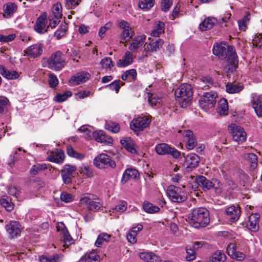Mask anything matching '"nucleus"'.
Returning <instances> with one entry per match:
<instances>
[{
    "mask_svg": "<svg viewBox=\"0 0 262 262\" xmlns=\"http://www.w3.org/2000/svg\"><path fill=\"white\" fill-rule=\"evenodd\" d=\"M189 223L195 228L205 227L210 222L208 210L204 207L194 208L188 215Z\"/></svg>",
    "mask_w": 262,
    "mask_h": 262,
    "instance_id": "1",
    "label": "nucleus"
},
{
    "mask_svg": "<svg viewBox=\"0 0 262 262\" xmlns=\"http://www.w3.org/2000/svg\"><path fill=\"white\" fill-rule=\"evenodd\" d=\"M66 56L60 51L52 53L49 58H43L42 63L43 67H47L55 72L60 71L67 62Z\"/></svg>",
    "mask_w": 262,
    "mask_h": 262,
    "instance_id": "2",
    "label": "nucleus"
},
{
    "mask_svg": "<svg viewBox=\"0 0 262 262\" xmlns=\"http://www.w3.org/2000/svg\"><path fill=\"white\" fill-rule=\"evenodd\" d=\"M175 96L181 106L185 108L190 105L193 93L190 85L182 84L175 90Z\"/></svg>",
    "mask_w": 262,
    "mask_h": 262,
    "instance_id": "3",
    "label": "nucleus"
},
{
    "mask_svg": "<svg viewBox=\"0 0 262 262\" xmlns=\"http://www.w3.org/2000/svg\"><path fill=\"white\" fill-rule=\"evenodd\" d=\"M195 182L204 191H207L212 188L216 191H221L222 190V184L217 179L210 180L204 176L199 175L196 177Z\"/></svg>",
    "mask_w": 262,
    "mask_h": 262,
    "instance_id": "4",
    "label": "nucleus"
},
{
    "mask_svg": "<svg viewBox=\"0 0 262 262\" xmlns=\"http://www.w3.org/2000/svg\"><path fill=\"white\" fill-rule=\"evenodd\" d=\"M214 55L221 59H227L230 55L236 54L235 48L233 46H228L225 42L215 43L212 48Z\"/></svg>",
    "mask_w": 262,
    "mask_h": 262,
    "instance_id": "5",
    "label": "nucleus"
},
{
    "mask_svg": "<svg viewBox=\"0 0 262 262\" xmlns=\"http://www.w3.org/2000/svg\"><path fill=\"white\" fill-rule=\"evenodd\" d=\"M167 194L169 199L174 203L184 202L187 199L186 192L184 190L173 185H170L167 187Z\"/></svg>",
    "mask_w": 262,
    "mask_h": 262,
    "instance_id": "6",
    "label": "nucleus"
},
{
    "mask_svg": "<svg viewBox=\"0 0 262 262\" xmlns=\"http://www.w3.org/2000/svg\"><path fill=\"white\" fill-rule=\"evenodd\" d=\"M93 163L96 167L101 169L114 168L116 166L115 161L106 154L98 155L94 159Z\"/></svg>",
    "mask_w": 262,
    "mask_h": 262,
    "instance_id": "7",
    "label": "nucleus"
},
{
    "mask_svg": "<svg viewBox=\"0 0 262 262\" xmlns=\"http://www.w3.org/2000/svg\"><path fill=\"white\" fill-rule=\"evenodd\" d=\"M93 195L89 193L84 194L80 200V203L85 205L90 211L96 212L102 207V204L99 201L98 199L93 198Z\"/></svg>",
    "mask_w": 262,
    "mask_h": 262,
    "instance_id": "8",
    "label": "nucleus"
},
{
    "mask_svg": "<svg viewBox=\"0 0 262 262\" xmlns=\"http://www.w3.org/2000/svg\"><path fill=\"white\" fill-rule=\"evenodd\" d=\"M151 122L145 116H138L130 122V127L134 132L143 131L148 127Z\"/></svg>",
    "mask_w": 262,
    "mask_h": 262,
    "instance_id": "9",
    "label": "nucleus"
},
{
    "mask_svg": "<svg viewBox=\"0 0 262 262\" xmlns=\"http://www.w3.org/2000/svg\"><path fill=\"white\" fill-rule=\"evenodd\" d=\"M216 97L217 95L213 92L204 93L199 102L200 106L204 109L211 108L216 103Z\"/></svg>",
    "mask_w": 262,
    "mask_h": 262,
    "instance_id": "10",
    "label": "nucleus"
},
{
    "mask_svg": "<svg viewBox=\"0 0 262 262\" xmlns=\"http://www.w3.org/2000/svg\"><path fill=\"white\" fill-rule=\"evenodd\" d=\"M77 170V167L75 165L67 164L61 170V176L64 184H70L72 182V179L75 177V173Z\"/></svg>",
    "mask_w": 262,
    "mask_h": 262,
    "instance_id": "11",
    "label": "nucleus"
},
{
    "mask_svg": "<svg viewBox=\"0 0 262 262\" xmlns=\"http://www.w3.org/2000/svg\"><path fill=\"white\" fill-rule=\"evenodd\" d=\"M228 129L230 130L234 141L239 143L246 140L247 134L243 127L232 124L228 126Z\"/></svg>",
    "mask_w": 262,
    "mask_h": 262,
    "instance_id": "12",
    "label": "nucleus"
},
{
    "mask_svg": "<svg viewBox=\"0 0 262 262\" xmlns=\"http://www.w3.org/2000/svg\"><path fill=\"white\" fill-rule=\"evenodd\" d=\"M118 27L122 30L120 34V38L122 40L127 42L132 38L134 32L132 30V28L127 21L124 20H120L119 22Z\"/></svg>",
    "mask_w": 262,
    "mask_h": 262,
    "instance_id": "13",
    "label": "nucleus"
},
{
    "mask_svg": "<svg viewBox=\"0 0 262 262\" xmlns=\"http://www.w3.org/2000/svg\"><path fill=\"white\" fill-rule=\"evenodd\" d=\"M182 155L185 158V165L187 170L191 171L198 166L200 161V158L198 155L194 153H190L185 156L183 152Z\"/></svg>",
    "mask_w": 262,
    "mask_h": 262,
    "instance_id": "14",
    "label": "nucleus"
},
{
    "mask_svg": "<svg viewBox=\"0 0 262 262\" xmlns=\"http://www.w3.org/2000/svg\"><path fill=\"white\" fill-rule=\"evenodd\" d=\"M43 53V45L37 43L30 46L24 51L26 56L32 58L39 57Z\"/></svg>",
    "mask_w": 262,
    "mask_h": 262,
    "instance_id": "15",
    "label": "nucleus"
},
{
    "mask_svg": "<svg viewBox=\"0 0 262 262\" xmlns=\"http://www.w3.org/2000/svg\"><path fill=\"white\" fill-rule=\"evenodd\" d=\"M92 137L95 141L98 142L103 143L105 145H112L113 143V138L107 135L105 133L101 130L95 131L92 133Z\"/></svg>",
    "mask_w": 262,
    "mask_h": 262,
    "instance_id": "16",
    "label": "nucleus"
},
{
    "mask_svg": "<svg viewBox=\"0 0 262 262\" xmlns=\"http://www.w3.org/2000/svg\"><path fill=\"white\" fill-rule=\"evenodd\" d=\"M250 101L257 117H262V100L260 96L255 93H252L250 96Z\"/></svg>",
    "mask_w": 262,
    "mask_h": 262,
    "instance_id": "17",
    "label": "nucleus"
},
{
    "mask_svg": "<svg viewBox=\"0 0 262 262\" xmlns=\"http://www.w3.org/2000/svg\"><path fill=\"white\" fill-rule=\"evenodd\" d=\"M238 61V56L236 53L230 55V57L227 59V64L224 69V72L227 75L233 73L237 68Z\"/></svg>",
    "mask_w": 262,
    "mask_h": 262,
    "instance_id": "18",
    "label": "nucleus"
},
{
    "mask_svg": "<svg viewBox=\"0 0 262 262\" xmlns=\"http://www.w3.org/2000/svg\"><path fill=\"white\" fill-rule=\"evenodd\" d=\"M66 158L64 152L60 149H56L51 152L47 158V160L57 164L62 163Z\"/></svg>",
    "mask_w": 262,
    "mask_h": 262,
    "instance_id": "19",
    "label": "nucleus"
},
{
    "mask_svg": "<svg viewBox=\"0 0 262 262\" xmlns=\"http://www.w3.org/2000/svg\"><path fill=\"white\" fill-rule=\"evenodd\" d=\"M6 229L11 238H14L19 234L21 231V226L17 221H11L6 226Z\"/></svg>",
    "mask_w": 262,
    "mask_h": 262,
    "instance_id": "20",
    "label": "nucleus"
},
{
    "mask_svg": "<svg viewBox=\"0 0 262 262\" xmlns=\"http://www.w3.org/2000/svg\"><path fill=\"white\" fill-rule=\"evenodd\" d=\"M146 39L144 34H140L132 38L128 49L133 52H137L138 50L142 46Z\"/></svg>",
    "mask_w": 262,
    "mask_h": 262,
    "instance_id": "21",
    "label": "nucleus"
},
{
    "mask_svg": "<svg viewBox=\"0 0 262 262\" xmlns=\"http://www.w3.org/2000/svg\"><path fill=\"white\" fill-rule=\"evenodd\" d=\"M259 218L260 215L258 213L252 214L249 216L247 226L250 230L256 232L259 230Z\"/></svg>",
    "mask_w": 262,
    "mask_h": 262,
    "instance_id": "22",
    "label": "nucleus"
},
{
    "mask_svg": "<svg viewBox=\"0 0 262 262\" xmlns=\"http://www.w3.org/2000/svg\"><path fill=\"white\" fill-rule=\"evenodd\" d=\"M100 257L98 253L95 251L86 252L79 259L78 262H100Z\"/></svg>",
    "mask_w": 262,
    "mask_h": 262,
    "instance_id": "23",
    "label": "nucleus"
},
{
    "mask_svg": "<svg viewBox=\"0 0 262 262\" xmlns=\"http://www.w3.org/2000/svg\"><path fill=\"white\" fill-rule=\"evenodd\" d=\"M241 209L238 206L232 205L226 209L227 215L230 216L232 222L237 221L241 215Z\"/></svg>",
    "mask_w": 262,
    "mask_h": 262,
    "instance_id": "24",
    "label": "nucleus"
},
{
    "mask_svg": "<svg viewBox=\"0 0 262 262\" xmlns=\"http://www.w3.org/2000/svg\"><path fill=\"white\" fill-rule=\"evenodd\" d=\"M133 52L127 51L125 52L122 59H119L117 63V66L120 68H124L131 64L133 61Z\"/></svg>",
    "mask_w": 262,
    "mask_h": 262,
    "instance_id": "25",
    "label": "nucleus"
},
{
    "mask_svg": "<svg viewBox=\"0 0 262 262\" xmlns=\"http://www.w3.org/2000/svg\"><path fill=\"white\" fill-rule=\"evenodd\" d=\"M90 77V75L84 72H81L73 75L70 80V82L75 84H79L88 80Z\"/></svg>",
    "mask_w": 262,
    "mask_h": 262,
    "instance_id": "26",
    "label": "nucleus"
},
{
    "mask_svg": "<svg viewBox=\"0 0 262 262\" xmlns=\"http://www.w3.org/2000/svg\"><path fill=\"white\" fill-rule=\"evenodd\" d=\"M164 42V40L161 38L152 40L147 45L145 50L146 52H156L162 48Z\"/></svg>",
    "mask_w": 262,
    "mask_h": 262,
    "instance_id": "27",
    "label": "nucleus"
},
{
    "mask_svg": "<svg viewBox=\"0 0 262 262\" xmlns=\"http://www.w3.org/2000/svg\"><path fill=\"white\" fill-rule=\"evenodd\" d=\"M140 258L145 262H161V258L153 252H141Z\"/></svg>",
    "mask_w": 262,
    "mask_h": 262,
    "instance_id": "28",
    "label": "nucleus"
},
{
    "mask_svg": "<svg viewBox=\"0 0 262 262\" xmlns=\"http://www.w3.org/2000/svg\"><path fill=\"white\" fill-rule=\"evenodd\" d=\"M138 176L139 172L137 169L135 168H127L123 173L121 182L122 184H124L128 180L136 179Z\"/></svg>",
    "mask_w": 262,
    "mask_h": 262,
    "instance_id": "29",
    "label": "nucleus"
},
{
    "mask_svg": "<svg viewBox=\"0 0 262 262\" xmlns=\"http://www.w3.org/2000/svg\"><path fill=\"white\" fill-rule=\"evenodd\" d=\"M0 74L8 80L16 79L19 77V74L16 71H10L2 64L0 65Z\"/></svg>",
    "mask_w": 262,
    "mask_h": 262,
    "instance_id": "30",
    "label": "nucleus"
},
{
    "mask_svg": "<svg viewBox=\"0 0 262 262\" xmlns=\"http://www.w3.org/2000/svg\"><path fill=\"white\" fill-rule=\"evenodd\" d=\"M17 5L14 3H8L3 6L4 13L3 16L5 18L11 17L16 11Z\"/></svg>",
    "mask_w": 262,
    "mask_h": 262,
    "instance_id": "31",
    "label": "nucleus"
},
{
    "mask_svg": "<svg viewBox=\"0 0 262 262\" xmlns=\"http://www.w3.org/2000/svg\"><path fill=\"white\" fill-rule=\"evenodd\" d=\"M185 136L187 137V142L186 145V148L188 150L193 149L196 146L197 142L193 135L192 132L190 130H186Z\"/></svg>",
    "mask_w": 262,
    "mask_h": 262,
    "instance_id": "32",
    "label": "nucleus"
},
{
    "mask_svg": "<svg viewBox=\"0 0 262 262\" xmlns=\"http://www.w3.org/2000/svg\"><path fill=\"white\" fill-rule=\"evenodd\" d=\"M0 204L8 212L11 211L14 208V204L12 202L11 198L7 195L1 198Z\"/></svg>",
    "mask_w": 262,
    "mask_h": 262,
    "instance_id": "33",
    "label": "nucleus"
},
{
    "mask_svg": "<svg viewBox=\"0 0 262 262\" xmlns=\"http://www.w3.org/2000/svg\"><path fill=\"white\" fill-rule=\"evenodd\" d=\"M137 71L134 69L126 71L121 75V79L124 81H134L137 79Z\"/></svg>",
    "mask_w": 262,
    "mask_h": 262,
    "instance_id": "34",
    "label": "nucleus"
},
{
    "mask_svg": "<svg viewBox=\"0 0 262 262\" xmlns=\"http://www.w3.org/2000/svg\"><path fill=\"white\" fill-rule=\"evenodd\" d=\"M120 143L128 152L133 154H137V150L135 148V144L130 138L128 139H122L120 141Z\"/></svg>",
    "mask_w": 262,
    "mask_h": 262,
    "instance_id": "35",
    "label": "nucleus"
},
{
    "mask_svg": "<svg viewBox=\"0 0 262 262\" xmlns=\"http://www.w3.org/2000/svg\"><path fill=\"white\" fill-rule=\"evenodd\" d=\"M244 158L250 163V168L254 170L257 165V157L254 153H247L244 155Z\"/></svg>",
    "mask_w": 262,
    "mask_h": 262,
    "instance_id": "36",
    "label": "nucleus"
},
{
    "mask_svg": "<svg viewBox=\"0 0 262 262\" xmlns=\"http://www.w3.org/2000/svg\"><path fill=\"white\" fill-rule=\"evenodd\" d=\"M226 89L227 93L234 94L237 93L242 91L244 89V86L243 84L240 83L233 84L229 82L226 84Z\"/></svg>",
    "mask_w": 262,
    "mask_h": 262,
    "instance_id": "37",
    "label": "nucleus"
},
{
    "mask_svg": "<svg viewBox=\"0 0 262 262\" xmlns=\"http://www.w3.org/2000/svg\"><path fill=\"white\" fill-rule=\"evenodd\" d=\"M228 103L226 99H222L219 102L217 111L221 115L226 116L228 112Z\"/></svg>",
    "mask_w": 262,
    "mask_h": 262,
    "instance_id": "38",
    "label": "nucleus"
},
{
    "mask_svg": "<svg viewBox=\"0 0 262 262\" xmlns=\"http://www.w3.org/2000/svg\"><path fill=\"white\" fill-rule=\"evenodd\" d=\"M66 151L69 157L78 160H81L85 157L84 154L77 152L71 145L67 146Z\"/></svg>",
    "mask_w": 262,
    "mask_h": 262,
    "instance_id": "39",
    "label": "nucleus"
},
{
    "mask_svg": "<svg viewBox=\"0 0 262 262\" xmlns=\"http://www.w3.org/2000/svg\"><path fill=\"white\" fill-rule=\"evenodd\" d=\"M143 209L146 212L150 214L157 213L160 211V208L158 206L154 205L148 201L144 202Z\"/></svg>",
    "mask_w": 262,
    "mask_h": 262,
    "instance_id": "40",
    "label": "nucleus"
},
{
    "mask_svg": "<svg viewBox=\"0 0 262 262\" xmlns=\"http://www.w3.org/2000/svg\"><path fill=\"white\" fill-rule=\"evenodd\" d=\"M46 21V15H40L36 20V24L34 27V30L38 33H41L43 27L45 26Z\"/></svg>",
    "mask_w": 262,
    "mask_h": 262,
    "instance_id": "41",
    "label": "nucleus"
},
{
    "mask_svg": "<svg viewBox=\"0 0 262 262\" xmlns=\"http://www.w3.org/2000/svg\"><path fill=\"white\" fill-rule=\"evenodd\" d=\"M216 20L210 18H205L199 26L202 31H206L213 28Z\"/></svg>",
    "mask_w": 262,
    "mask_h": 262,
    "instance_id": "42",
    "label": "nucleus"
},
{
    "mask_svg": "<svg viewBox=\"0 0 262 262\" xmlns=\"http://www.w3.org/2000/svg\"><path fill=\"white\" fill-rule=\"evenodd\" d=\"M226 258V256L223 252L217 251L211 256L209 262H224Z\"/></svg>",
    "mask_w": 262,
    "mask_h": 262,
    "instance_id": "43",
    "label": "nucleus"
},
{
    "mask_svg": "<svg viewBox=\"0 0 262 262\" xmlns=\"http://www.w3.org/2000/svg\"><path fill=\"white\" fill-rule=\"evenodd\" d=\"M111 235L106 233H101L100 234L95 242V246L97 247H101L104 242H108L110 241Z\"/></svg>",
    "mask_w": 262,
    "mask_h": 262,
    "instance_id": "44",
    "label": "nucleus"
},
{
    "mask_svg": "<svg viewBox=\"0 0 262 262\" xmlns=\"http://www.w3.org/2000/svg\"><path fill=\"white\" fill-rule=\"evenodd\" d=\"M67 30L68 25L64 22L60 25L59 28L54 33V36L57 39H60L65 36Z\"/></svg>",
    "mask_w": 262,
    "mask_h": 262,
    "instance_id": "45",
    "label": "nucleus"
},
{
    "mask_svg": "<svg viewBox=\"0 0 262 262\" xmlns=\"http://www.w3.org/2000/svg\"><path fill=\"white\" fill-rule=\"evenodd\" d=\"M165 24L161 21H158L155 28L151 31L150 34L152 36L158 37L164 32Z\"/></svg>",
    "mask_w": 262,
    "mask_h": 262,
    "instance_id": "46",
    "label": "nucleus"
},
{
    "mask_svg": "<svg viewBox=\"0 0 262 262\" xmlns=\"http://www.w3.org/2000/svg\"><path fill=\"white\" fill-rule=\"evenodd\" d=\"M169 146V145L165 143H159L156 145L155 149L156 152L159 155H167Z\"/></svg>",
    "mask_w": 262,
    "mask_h": 262,
    "instance_id": "47",
    "label": "nucleus"
},
{
    "mask_svg": "<svg viewBox=\"0 0 262 262\" xmlns=\"http://www.w3.org/2000/svg\"><path fill=\"white\" fill-rule=\"evenodd\" d=\"M155 4V0H141L139 2L138 7L139 8L148 10L150 9Z\"/></svg>",
    "mask_w": 262,
    "mask_h": 262,
    "instance_id": "48",
    "label": "nucleus"
},
{
    "mask_svg": "<svg viewBox=\"0 0 262 262\" xmlns=\"http://www.w3.org/2000/svg\"><path fill=\"white\" fill-rule=\"evenodd\" d=\"M79 172L88 178H91L94 175L93 169L88 165L81 167L79 169Z\"/></svg>",
    "mask_w": 262,
    "mask_h": 262,
    "instance_id": "49",
    "label": "nucleus"
},
{
    "mask_svg": "<svg viewBox=\"0 0 262 262\" xmlns=\"http://www.w3.org/2000/svg\"><path fill=\"white\" fill-rule=\"evenodd\" d=\"M72 93L71 91H67L64 94H57L54 100L58 103H61L66 101L68 97H71Z\"/></svg>",
    "mask_w": 262,
    "mask_h": 262,
    "instance_id": "50",
    "label": "nucleus"
},
{
    "mask_svg": "<svg viewBox=\"0 0 262 262\" xmlns=\"http://www.w3.org/2000/svg\"><path fill=\"white\" fill-rule=\"evenodd\" d=\"M51 16L57 18H61L62 17V7L61 5L59 3H57L54 5L52 9V13Z\"/></svg>",
    "mask_w": 262,
    "mask_h": 262,
    "instance_id": "51",
    "label": "nucleus"
},
{
    "mask_svg": "<svg viewBox=\"0 0 262 262\" xmlns=\"http://www.w3.org/2000/svg\"><path fill=\"white\" fill-rule=\"evenodd\" d=\"M186 251L187 253L186 259L187 261L193 260L195 258V252L191 246H187L186 247Z\"/></svg>",
    "mask_w": 262,
    "mask_h": 262,
    "instance_id": "52",
    "label": "nucleus"
},
{
    "mask_svg": "<svg viewBox=\"0 0 262 262\" xmlns=\"http://www.w3.org/2000/svg\"><path fill=\"white\" fill-rule=\"evenodd\" d=\"M124 85V83L121 82L120 80H115L110 84L106 85L112 91H115L116 93H118L120 89V85Z\"/></svg>",
    "mask_w": 262,
    "mask_h": 262,
    "instance_id": "53",
    "label": "nucleus"
},
{
    "mask_svg": "<svg viewBox=\"0 0 262 262\" xmlns=\"http://www.w3.org/2000/svg\"><path fill=\"white\" fill-rule=\"evenodd\" d=\"M253 46L258 49L262 48V33H257L252 39Z\"/></svg>",
    "mask_w": 262,
    "mask_h": 262,
    "instance_id": "54",
    "label": "nucleus"
},
{
    "mask_svg": "<svg viewBox=\"0 0 262 262\" xmlns=\"http://www.w3.org/2000/svg\"><path fill=\"white\" fill-rule=\"evenodd\" d=\"M49 85L51 88H55L58 84L59 81L57 76L53 73H50L49 74Z\"/></svg>",
    "mask_w": 262,
    "mask_h": 262,
    "instance_id": "55",
    "label": "nucleus"
},
{
    "mask_svg": "<svg viewBox=\"0 0 262 262\" xmlns=\"http://www.w3.org/2000/svg\"><path fill=\"white\" fill-rule=\"evenodd\" d=\"M102 67L104 69L111 70L113 67V61L111 58L106 57L102 59L100 61Z\"/></svg>",
    "mask_w": 262,
    "mask_h": 262,
    "instance_id": "56",
    "label": "nucleus"
},
{
    "mask_svg": "<svg viewBox=\"0 0 262 262\" xmlns=\"http://www.w3.org/2000/svg\"><path fill=\"white\" fill-rule=\"evenodd\" d=\"M105 129L113 133H117L120 130V125L118 123L111 122L105 125Z\"/></svg>",
    "mask_w": 262,
    "mask_h": 262,
    "instance_id": "57",
    "label": "nucleus"
},
{
    "mask_svg": "<svg viewBox=\"0 0 262 262\" xmlns=\"http://www.w3.org/2000/svg\"><path fill=\"white\" fill-rule=\"evenodd\" d=\"M181 152L180 151H179L174 147H172L170 145L169 146L167 155H170L174 159H178L181 156Z\"/></svg>",
    "mask_w": 262,
    "mask_h": 262,
    "instance_id": "58",
    "label": "nucleus"
},
{
    "mask_svg": "<svg viewBox=\"0 0 262 262\" xmlns=\"http://www.w3.org/2000/svg\"><path fill=\"white\" fill-rule=\"evenodd\" d=\"M249 20L248 15L244 16V17L238 21L239 29L241 31H245L247 28L246 23Z\"/></svg>",
    "mask_w": 262,
    "mask_h": 262,
    "instance_id": "59",
    "label": "nucleus"
},
{
    "mask_svg": "<svg viewBox=\"0 0 262 262\" xmlns=\"http://www.w3.org/2000/svg\"><path fill=\"white\" fill-rule=\"evenodd\" d=\"M9 102V100L7 98L5 97L0 98V114L4 113Z\"/></svg>",
    "mask_w": 262,
    "mask_h": 262,
    "instance_id": "60",
    "label": "nucleus"
},
{
    "mask_svg": "<svg viewBox=\"0 0 262 262\" xmlns=\"http://www.w3.org/2000/svg\"><path fill=\"white\" fill-rule=\"evenodd\" d=\"M126 206L127 203L124 201H121L119 204L113 208V212H123L126 209Z\"/></svg>",
    "mask_w": 262,
    "mask_h": 262,
    "instance_id": "61",
    "label": "nucleus"
},
{
    "mask_svg": "<svg viewBox=\"0 0 262 262\" xmlns=\"http://www.w3.org/2000/svg\"><path fill=\"white\" fill-rule=\"evenodd\" d=\"M60 199L65 203H70L73 201L74 196L67 192H62L60 194Z\"/></svg>",
    "mask_w": 262,
    "mask_h": 262,
    "instance_id": "62",
    "label": "nucleus"
},
{
    "mask_svg": "<svg viewBox=\"0 0 262 262\" xmlns=\"http://www.w3.org/2000/svg\"><path fill=\"white\" fill-rule=\"evenodd\" d=\"M202 81L204 84H207V85H204V88H203L204 90L208 89L210 85H212L213 84V79L208 76L203 77Z\"/></svg>",
    "mask_w": 262,
    "mask_h": 262,
    "instance_id": "63",
    "label": "nucleus"
},
{
    "mask_svg": "<svg viewBox=\"0 0 262 262\" xmlns=\"http://www.w3.org/2000/svg\"><path fill=\"white\" fill-rule=\"evenodd\" d=\"M60 18L54 17V16L50 15L49 17V27H50L52 29L55 28L60 21Z\"/></svg>",
    "mask_w": 262,
    "mask_h": 262,
    "instance_id": "64",
    "label": "nucleus"
}]
</instances>
